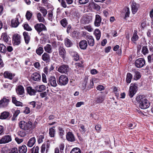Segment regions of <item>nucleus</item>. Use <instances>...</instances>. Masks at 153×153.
Listing matches in <instances>:
<instances>
[{"label": "nucleus", "mask_w": 153, "mask_h": 153, "mask_svg": "<svg viewBox=\"0 0 153 153\" xmlns=\"http://www.w3.org/2000/svg\"><path fill=\"white\" fill-rule=\"evenodd\" d=\"M132 78V75L130 73H128L127 74L126 81L127 83H130Z\"/></svg>", "instance_id": "obj_37"}, {"label": "nucleus", "mask_w": 153, "mask_h": 153, "mask_svg": "<svg viewBox=\"0 0 153 153\" xmlns=\"http://www.w3.org/2000/svg\"><path fill=\"white\" fill-rule=\"evenodd\" d=\"M49 43H51L52 46L55 48H56L58 45L59 42L54 41H52L51 42H49Z\"/></svg>", "instance_id": "obj_45"}, {"label": "nucleus", "mask_w": 153, "mask_h": 153, "mask_svg": "<svg viewBox=\"0 0 153 153\" xmlns=\"http://www.w3.org/2000/svg\"><path fill=\"white\" fill-rule=\"evenodd\" d=\"M34 28L37 32L39 34L42 31L47 30L45 26L42 23H37L34 26Z\"/></svg>", "instance_id": "obj_5"}, {"label": "nucleus", "mask_w": 153, "mask_h": 153, "mask_svg": "<svg viewBox=\"0 0 153 153\" xmlns=\"http://www.w3.org/2000/svg\"><path fill=\"white\" fill-rule=\"evenodd\" d=\"M10 100L8 99H7L5 97H3V98L0 101V108L6 107H7L9 104Z\"/></svg>", "instance_id": "obj_12"}, {"label": "nucleus", "mask_w": 153, "mask_h": 153, "mask_svg": "<svg viewBox=\"0 0 153 153\" xmlns=\"http://www.w3.org/2000/svg\"><path fill=\"white\" fill-rule=\"evenodd\" d=\"M23 35L26 43L27 44H28L30 39V36L28 35V33L26 32H24L23 33Z\"/></svg>", "instance_id": "obj_34"}, {"label": "nucleus", "mask_w": 153, "mask_h": 153, "mask_svg": "<svg viewBox=\"0 0 153 153\" xmlns=\"http://www.w3.org/2000/svg\"><path fill=\"white\" fill-rule=\"evenodd\" d=\"M39 147L38 146H34L30 149L31 153H39Z\"/></svg>", "instance_id": "obj_42"}, {"label": "nucleus", "mask_w": 153, "mask_h": 153, "mask_svg": "<svg viewBox=\"0 0 153 153\" xmlns=\"http://www.w3.org/2000/svg\"><path fill=\"white\" fill-rule=\"evenodd\" d=\"M70 153H81V151L78 148H75L71 150Z\"/></svg>", "instance_id": "obj_43"}, {"label": "nucleus", "mask_w": 153, "mask_h": 153, "mask_svg": "<svg viewBox=\"0 0 153 153\" xmlns=\"http://www.w3.org/2000/svg\"><path fill=\"white\" fill-rule=\"evenodd\" d=\"M84 28L90 32L92 31L93 29L90 25H87L84 27Z\"/></svg>", "instance_id": "obj_54"}, {"label": "nucleus", "mask_w": 153, "mask_h": 153, "mask_svg": "<svg viewBox=\"0 0 153 153\" xmlns=\"http://www.w3.org/2000/svg\"><path fill=\"white\" fill-rule=\"evenodd\" d=\"M68 81V79L66 76L61 75L59 77L58 84L61 85H65L67 84Z\"/></svg>", "instance_id": "obj_6"}, {"label": "nucleus", "mask_w": 153, "mask_h": 153, "mask_svg": "<svg viewBox=\"0 0 153 153\" xmlns=\"http://www.w3.org/2000/svg\"><path fill=\"white\" fill-rule=\"evenodd\" d=\"M48 19L50 21H52L53 19V14L52 12L48 13Z\"/></svg>", "instance_id": "obj_56"}, {"label": "nucleus", "mask_w": 153, "mask_h": 153, "mask_svg": "<svg viewBox=\"0 0 153 153\" xmlns=\"http://www.w3.org/2000/svg\"><path fill=\"white\" fill-rule=\"evenodd\" d=\"M20 113V111L19 110H16L13 114V116L12 118V120H15L16 118L18 116L19 114Z\"/></svg>", "instance_id": "obj_47"}, {"label": "nucleus", "mask_w": 153, "mask_h": 153, "mask_svg": "<svg viewBox=\"0 0 153 153\" xmlns=\"http://www.w3.org/2000/svg\"><path fill=\"white\" fill-rule=\"evenodd\" d=\"M104 96L102 94L100 95L96 99V102L97 103H101L104 100Z\"/></svg>", "instance_id": "obj_38"}, {"label": "nucleus", "mask_w": 153, "mask_h": 153, "mask_svg": "<svg viewBox=\"0 0 153 153\" xmlns=\"http://www.w3.org/2000/svg\"><path fill=\"white\" fill-rule=\"evenodd\" d=\"M4 75L5 78H7L10 79H12L14 76V75L8 71H5L4 73Z\"/></svg>", "instance_id": "obj_31"}, {"label": "nucleus", "mask_w": 153, "mask_h": 153, "mask_svg": "<svg viewBox=\"0 0 153 153\" xmlns=\"http://www.w3.org/2000/svg\"><path fill=\"white\" fill-rule=\"evenodd\" d=\"M61 2V6L64 8L67 7V5L65 0H61L60 2Z\"/></svg>", "instance_id": "obj_64"}, {"label": "nucleus", "mask_w": 153, "mask_h": 153, "mask_svg": "<svg viewBox=\"0 0 153 153\" xmlns=\"http://www.w3.org/2000/svg\"><path fill=\"white\" fill-rule=\"evenodd\" d=\"M36 142V139L35 137H33L28 140L26 145L28 147L31 148L34 145Z\"/></svg>", "instance_id": "obj_14"}, {"label": "nucleus", "mask_w": 153, "mask_h": 153, "mask_svg": "<svg viewBox=\"0 0 153 153\" xmlns=\"http://www.w3.org/2000/svg\"><path fill=\"white\" fill-rule=\"evenodd\" d=\"M23 27L25 30L28 31H31L32 29L27 24H25L23 25Z\"/></svg>", "instance_id": "obj_53"}, {"label": "nucleus", "mask_w": 153, "mask_h": 153, "mask_svg": "<svg viewBox=\"0 0 153 153\" xmlns=\"http://www.w3.org/2000/svg\"><path fill=\"white\" fill-rule=\"evenodd\" d=\"M45 51L49 53H51L52 52V49L50 45L47 44L44 47Z\"/></svg>", "instance_id": "obj_32"}, {"label": "nucleus", "mask_w": 153, "mask_h": 153, "mask_svg": "<svg viewBox=\"0 0 153 153\" xmlns=\"http://www.w3.org/2000/svg\"><path fill=\"white\" fill-rule=\"evenodd\" d=\"M39 10L42 14L43 16L45 17L47 13V10L43 7H39Z\"/></svg>", "instance_id": "obj_40"}, {"label": "nucleus", "mask_w": 153, "mask_h": 153, "mask_svg": "<svg viewBox=\"0 0 153 153\" xmlns=\"http://www.w3.org/2000/svg\"><path fill=\"white\" fill-rule=\"evenodd\" d=\"M125 10L126 12L125 18H126L129 16L130 14L129 9L128 7H126L125 8Z\"/></svg>", "instance_id": "obj_51"}, {"label": "nucleus", "mask_w": 153, "mask_h": 153, "mask_svg": "<svg viewBox=\"0 0 153 153\" xmlns=\"http://www.w3.org/2000/svg\"><path fill=\"white\" fill-rule=\"evenodd\" d=\"M32 123L30 121L27 122L24 121H21L19 123V128L25 131H27L30 130L32 127Z\"/></svg>", "instance_id": "obj_2"}, {"label": "nucleus", "mask_w": 153, "mask_h": 153, "mask_svg": "<svg viewBox=\"0 0 153 153\" xmlns=\"http://www.w3.org/2000/svg\"><path fill=\"white\" fill-rule=\"evenodd\" d=\"M37 19L39 22L44 23L45 22V20L43 17L42 16V14L39 12L38 13L36 14Z\"/></svg>", "instance_id": "obj_28"}, {"label": "nucleus", "mask_w": 153, "mask_h": 153, "mask_svg": "<svg viewBox=\"0 0 153 153\" xmlns=\"http://www.w3.org/2000/svg\"><path fill=\"white\" fill-rule=\"evenodd\" d=\"M27 93L31 96L34 95L36 92V91L32 88L30 86H28L27 88Z\"/></svg>", "instance_id": "obj_24"}, {"label": "nucleus", "mask_w": 153, "mask_h": 153, "mask_svg": "<svg viewBox=\"0 0 153 153\" xmlns=\"http://www.w3.org/2000/svg\"><path fill=\"white\" fill-rule=\"evenodd\" d=\"M9 115V112L7 111H4L2 113L0 116V119H5L7 118Z\"/></svg>", "instance_id": "obj_35"}, {"label": "nucleus", "mask_w": 153, "mask_h": 153, "mask_svg": "<svg viewBox=\"0 0 153 153\" xmlns=\"http://www.w3.org/2000/svg\"><path fill=\"white\" fill-rule=\"evenodd\" d=\"M136 100L137 102L139 104V107L142 109L147 108L150 105L149 101L143 95L137 96L136 98Z\"/></svg>", "instance_id": "obj_1"}, {"label": "nucleus", "mask_w": 153, "mask_h": 153, "mask_svg": "<svg viewBox=\"0 0 153 153\" xmlns=\"http://www.w3.org/2000/svg\"><path fill=\"white\" fill-rule=\"evenodd\" d=\"M137 30H134L133 36L131 38V40L132 41L135 42L138 39L139 37L137 35Z\"/></svg>", "instance_id": "obj_36"}, {"label": "nucleus", "mask_w": 153, "mask_h": 153, "mask_svg": "<svg viewBox=\"0 0 153 153\" xmlns=\"http://www.w3.org/2000/svg\"><path fill=\"white\" fill-rule=\"evenodd\" d=\"M43 48L42 47H39L36 51V53L39 55H41L43 52Z\"/></svg>", "instance_id": "obj_44"}, {"label": "nucleus", "mask_w": 153, "mask_h": 153, "mask_svg": "<svg viewBox=\"0 0 153 153\" xmlns=\"http://www.w3.org/2000/svg\"><path fill=\"white\" fill-rule=\"evenodd\" d=\"M30 107L33 108H34L36 106V102L35 101H32L29 103Z\"/></svg>", "instance_id": "obj_63"}, {"label": "nucleus", "mask_w": 153, "mask_h": 153, "mask_svg": "<svg viewBox=\"0 0 153 153\" xmlns=\"http://www.w3.org/2000/svg\"><path fill=\"white\" fill-rule=\"evenodd\" d=\"M49 83L51 86L55 87L57 85L56 79L54 76H51L49 79Z\"/></svg>", "instance_id": "obj_15"}, {"label": "nucleus", "mask_w": 153, "mask_h": 153, "mask_svg": "<svg viewBox=\"0 0 153 153\" xmlns=\"http://www.w3.org/2000/svg\"><path fill=\"white\" fill-rule=\"evenodd\" d=\"M88 44L91 46H93L94 43V39L91 36H87V39Z\"/></svg>", "instance_id": "obj_21"}, {"label": "nucleus", "mask_w": 153, "mask_h": 153, "mask_svg": "<svg viewBox=\"0 0 153 153\" xmlns=\"http://www.w3.org/2000/svg\"><path fill=\"white\" fill-rule=\"evenodd\" d=\"M79 45L81 49L83 50L86 49L88 45L87 41L84 40L81 41L79 43Z\"/></svg>", "instance_id": "obj_18"}, {"label": "nucleus", "mask_w": 153, "mask_h": 153, "mask_svg": "<svg viewBox=\"0 0 153 153\" xmlns=\"http://www.w3.org/2000/svg\"><path fill=\"white\" fill-rule=\"evenodd\" d=\"M67 140L69 141L73 142L75 140V137L72 133L70 132H68L66 136Z\"/></svg>", "instance_id": "obj_16"}, {"label": "nucleus", "mask_w": 153, "mask_h": 153, "mask_svg": "<svg viewBox=\"0 0 153 153\" xmlns=\"http://www.w3.org/2000/svg\"><path fill=\"white\" fill-rule=\"evenodd\" d=\"M49 134L51 137H53L54 136L55 130L53 128H51L49 129Z\"/></svg>", "instance_id": "obj_49"}, {"label": "nucleus", "mask_w": 153, "mask_h": 153, "mask_svg": "<svg viewBox=\"0 0 153 153\" xmlns=\"http://www.w3.org/2000/svg\"><path fill=\"white\" fill-rule=\"evenodd\" d=\"M131 6L132 13L133 14H134L137 11L138 5L135 2H132L131 4Z\"/></svg>", "instance_id": "obj_20"}, {"label": "nucleus", "mask_w": 153, "mask_h": 153, "mask_svg": "<svg viewBox=\"0 0 153 153\" xmlns=\"http://www.w3.org/2000/svg\"><path fill=\"white\" fill-rule=\"evenodd\" d=\"M21 37L18 34H15L13 37V42L14 45H19L21 42Z\"/></svg>", "instance_id": "obj_7"}, {"label": "nucleus", "mask_w": 153, "mask_h": 153, "mask_svg": "<svg viewBox=\"0 0 153 153\" xmlns=\"http://www.w3.org/2000/svg\"><path fill=\"white\" fill-rule=\"evenodd\" d=\"M32 13H30V11H27L25 15L26 19L28 20H30L32 16Z\"/></svg>", "instance_id": "obj_50"}, {"label": "nucleus", "mask_w": 153, "mask_h": 153, "mask_svg": "<svg viewBox=\"0 0 153 153\" xmlns=\"http://www.w3.org/2000/svg\"><path fill=\"white\" fill-rule=\"evenodd\" d=\"M22 21L20 16L18 14L15 19H12L11 21V26L13 27H16L18 26L19 23Z\"/></svg>", "instance_id": "obj_3"}, {"label": "nucleus", "mask_w": 153, "mask_h": 153, "mask_svg": "<svg viewBox=\"0 0 153 153\" xmlns=\"http://www.w3.org/2000/svg\"><path fill=\"white\" fill-rule=\"evenodd\" d=\"M69 53L74 57V59L75 61H77L79 59V56L76 52L74 51H70Z\"/></svg>", "instance_id": "obj_39"}, {"label": "nucleus", "mask_w": 153, "mask_h": 153, "mask_svg": "<svg viewBox=\"0 0 153 153\" xmlns=\"http://www.w3.org/2000/svg\"><path fill=\"white\" fill-rule=\"evenodd\" d=\"M42 59L46 63L49 62L50 61V55L47 53H44L42 55Z\"/></svg>", "instance_id": "obj_23"}, {"label": "nucleus", "mask_w": 153, "mask_h": 153, "mask_svg": "<svg viewBox=\"0 0 153 153\" xmlns=\"http://www.w3.org/2000/svg\"><path fill=\"white\" fill-rule=\"evenodd\" d=\"M137 87L135 83H131L129 87V96L131 98L136 94L137 90Z\"/></svg>", "instance_id": "obj_4"}, {"label": "nucleus", "mask_w": 153, "mask_h": 153, "mask_svg": "<svg viewBox=\"0 0 153 153\" xmlns=\"http://www.w3.org/2000/svg\"><path fill=\"white\" fill-rule=\"evenodd\" d=\"M27 151V148L25 145H22L18 147V151L19 153H26Z\"/></svg>", "instance_id": "obj_22"}, {"label": "nucleus", "mask_w": 153, "mask_h": 153, "mask_svg": "<svg viewBox=\"0 0 153 153\" xmlns=\"http://www.w3.org/2000/svg\"><path fill=\"white\" fill-rule=\"evenodd\" d=\"M12 102L16 106H22L23 104L22 102L17 101L16 100V98L15 97H12Z\"/></svg>", "instance_id": "obj_33"}, {"label": "nucleus", "mask_w": 153, "mask_h": 153, "mask_svg": "<svg viewBox=\"0 0 153 153\" xmlns=\"http://www.w3.org/2000/svg\"><path fill=\"white\" fill-rule=\"evenodd\" d=\"M12 140L11 136L9 135H5L0 140V144H5L8 143Z\"/></svg>", "instance_id": "obj_10"}, {"label": "nucleus", "mask_w": 153, "mask_h": 153, "mask_svg": "<svg viewBox=\"0 0 153 153\" xmlns=\"http://www.w3.org/2000/svg\"><path fill=\"white\" fill-rule=\"evenodd\" d=\"M9 153H18L17 148L15 147L12 148L9 151Z\"/></svg>", "instance_id": "obj_55"}, {"label": "nucleus", "mask_w": 153, "mask_h": 153, "mask_svg": "<svg viewBox=\"0 0 153 153\" xmlns=\"http://www.w3.org/2000/svg\"><path fill=\"white\" fill-rule=\"evenodd\" d=\"M18 135L21 137H25L26 135V133L23 131H19L18 132Z\"/></svg>", "instance_id": "obj_52"}, {"label": "nucleus", "mask_w": 153, "mask_h": 153, "mask_svg": "<svg viewBox=\"0 0 153 153\" xmlns=\"http://www.w3.org/2000/svg\"><path fill=\"white\" fill-rule=\"evenodd\" d=\"M59 54L62 58L64 59L65 57L66 51L63 46H60L59 47Z\"/></svg>", "instance_id": "obj_13"}, {"label": "nucleus", "mask_w": 153, "mask_h": 153, "mask_svg": "<svg viewBox=\"0 0 153 153\" xmlns=\"http://www.w3.org/2000/svg\"><path fill=\"white\" fill-rule=\"evenodd\" d=\"M69 68L67 65H63L60 66L58 68V71L61 73L66 74L69 70Z\"/></svg>", "instance_id": "obj_9"}, {"label": "nucleus", "mask_w": 153, "mask_h": 153, "mask_svg": "<svg viewBox=\"0 0 153 153\" xmlns=\"http://www.w3.org/2000/svg\"><path fill=\"white\" fill-rule=\"evenodd\" d=\"M89 0H79V2L81 4H85L88 3Z\"/></svg>", "instance_id": "obj_58"}, {"label": "nucleus", "mask_w": 153, "mask_h": 153, "mask_svg": "<svg viewBox=\"0 0 153 153\" xmlns=\"http://www.w3.org/2000/svg\"><path fill=\"white\" fill-rule=\"evenodd\" d=\"M17 94L19 95H23L25 93V89L24 87L22 85H19L17 86L16 89Z\"/></svg>", "instance_id": "obj_11"}, {"label": "nucleus", "mask_w": 153, "mask_h": 153, "mask_svg": "<svg viewBox=\"0 0 153 153\" xmlns=\"http://www.w3.org/2000/svg\"><path fill=\"white\" fill-rule=\"evenodd\" d=\"M145 64V61L142 58L137 59L135 62V65L137 68H141L143 67Z\"/></svg>", "instance_id": "obj_8"}, {"label": "nucleus", "mask_w": 153, "mask_h": 153, "mask_svg": "<svg viewBox=\"0 0 153 153\" xmlns=\"http://www.w3.org/2000/svg\"><path fill=\"white\" fill-rule=\"evenodd\" d=\"M94 34L96 36V39L99 40L100 38L101 33L100 30L98 29H96L94 31Z\"/></svg>", "instance_id": "obj_30"}, {"label": "nucleus", "mask_w": 153, "mask_h": 153, "mask_svg": "<svg viewBox=\"0 0 153 153\" xmlns=\"http://www.w3.org/2000/svg\"><path fill=\"white\" fill-rule=\"evenodd\" d=\"M61 25L64 27H65L68 24L67 20L65 18L62 19L60 21Z\"/></svg>", "instance_id": "obj_46"}, {"label": "nucleus", "mask_w": 153, "mask_h": 153, "mask_svg": "<svg viewBox=\"0 0 153 153\" xmlns=\"http://www.w3.org/2000/svg\"><path fill=\"white\" fill-rule=\"evenodd\" d=\"M147 59L149 62H151V61L153 60V54L149 55L147 57Z\"/></svg>", "instance_id": "obj_60"}, {"label": "nucleus", "mask_w": 153, "mask_h": 153, "mask_svg": "<svg viewBox=\"0 0 153 153\" xmlns=\"http://www.w3.org/2000/svg\"><path fill=\"white\" fill-rule=\"evenodd\" d=\"M101 21V19L100 15H96L95 16V19L94 22L95 26L99 27L100 25V23Z\"/></svg>", "instance_id": "obj_19"}, {"label": "nucleus", "mask_w": 153, "mask_h": 153, "mask_svg": "<svg viewBox=\"0 0 153 153\" xmlns=\"http://www.w3.org/2000/svg\"><path fill=\"white\" fill-rule=\"evenodd\" d=\"M64 42L65 45L67 47H71L73 45V43L72 41L67 38L64 39Z\"/></svg>", "instance_id": "obj_17"}, {"label": "nucleus", "mask_w": 153, "mask_h": 153, "mask_svg": "<svg viewBox=\"0 0 153 153\" xmlns=\"http://www.w3.org/2000/svg\"><path fill=\"white\" fill-rule=\"evenodd\" d=\"M80 129H79L82 133H84L85 132L86 129L85 128L83 125L82 124L80 125Z\"/></svg>", "instance_id": "obj_57"}, {"label": "nucleus", "mask_w": 153, "mask_h": 153, "mask_svg": "<svg viewBox=\"0 0 153 153\" xmlns=\"http://www.w3.org/2000/svg\"><path fill=\"white\" fill-rule=\"evenodd\" d=\"M1 38L3 39L4 42H6L7 43L9 44V40L10 37L7 35L6 33H3L2 34Z\"/></svg>", "instance_id": "obj_26"}, {"label": "nucleus", "mask_w": 153, "mask_h": 153, "mask_svg": "<svg viewBox=\"0 0 153 153\" xmlns=\"http://www.w3.org/2000/svg\"><path fill=\"white\" fill-rule=\"evenodd\" d=\"M97 89L98 90L101 91L104 90L105 89V88L103 86L99 85L97 87Z\"/></svg>", "instance_id": "obj_62"}, {"label": "nucleus", "mask_w": 153, "mask_h": 153, "mask_svg": "<svg viewBox=\"0 0 153 153\" xmlns=\"http://www.w3.org/2000/svg\"><path fill=\"white\" fill-rule=\"evenodd\" d=\"M142 52L144 55L148 53L149 51L146 46H144L143 47Z\"/></svg>", "instance_id": "obj_48"}, {"label": "nucleus", "mask_w": 153, "mask_h": 153, "mask_svg": "<svg viewBox=\"0 0 153 153\" xmlns=\"http://www.w3.org/2000/svg\"><path fill=\"white\" fill-rule=\"evenodd\" d=\"M92 17L91 16H86L83 17L82 20L83 22V23L88 24L90 23L92 20Z\"/></svg>", "instance_id": "obj_25"}, {"label": "nucleus", "mask_w": 153, "mask_h": 153, "mask_svg": "<svg viewBox=\"0 0 153 153\" xmlns=\"http://www.w3.org/2000/svg\"><path fill=\"white\" fill-rule=\"evenodd\" d=\"M36 90L39 92H41L46 89V87L44 85H38L35 87Z\"/></svg>", "instance_id": "obj_29"}, {"label": "nucleus", "mask_w": 153, "mask_h": 153, "mask_svg": "<svg viewBox=\"0 0 153 153\" xmlns=\"http://www.w3.org/2000/svg\"><path fill=\"white\" fill-rule=\"evenodd\" d=\"M113 89V91L115 94L116 96H118L119 95V90H118L117 88L116 87H114Z\"/></svg>", "instance_id": "obj_59"}, {"label": "nucleus", "mask_w": 153, "mask_h": 153, "mask_svg": "<svg viewBox=\"0 0 153 153\" xmlns=\"http://www.w3.org/2000/svg\"><path fill=\"white\" fill-rule=\"evenodd\" d=\"M31 76L33 79L34 81H38L41 79L40 75L37 73H33L32 74Z\"/></svg>", "instance_id": "obj_27"}, {"label": "nucleus", "mask_w": 153, "mask_h": 153, "mask_svg": "<svg viewBox=\"0 0 153 153\" xmlns=\"http://www.w3.org/2000/svg\"><path fill=\"white\" fill-rule=\"evenodd\" d=\"M141 75L140 73L138 71H136L134 72V79L135 80H137L141 77Z\"/></svg>", "instance_id": "obj_41"}, {"label": "nucleus", "mask_w": 153, "mask_h": 153, "mask_svg": "<svg viewBox=\"0 0 153 153\" xmlns=\"http://www.w3.org/2000/svg\"><path fill=\"white\" fill-rule=\"evenodd\" d=\"M136 123H133L129 124L128 127L130 129H132L136 126Z\"/></svg>", "instance_id": "obj_61"}]
</instances>
